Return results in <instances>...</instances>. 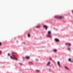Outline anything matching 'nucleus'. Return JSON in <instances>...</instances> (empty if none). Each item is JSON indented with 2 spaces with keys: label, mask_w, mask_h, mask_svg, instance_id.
I'll return each mask as SVG.
<instances>
[{
  "label": "nucleus",
  "mask_w": 73,
  "mask_h": 73,
  "mask_svg": "<svg viewBox=\"0 0 73 73\" xmlns=\"http://www.w3.org/2000/svg\"><path fill=\"white\" fill-rule=\"evenodd\" d=\"M54 17L56 19H62V18H63V17L59 15L55 16Z\"/></svg>",
  "instance_id": "1"
},
{
  "label": "nucleus",
  "mask_w": 73,
  "mask_h": 73,
  "mask_svg": "<svg viewBox=\"0 0 73 73\" xmlns=\"http://www.w3.org/2000/svg\"><path fill=\"white\" fill-rule=\"evenodd\" d=\"M10 58H12V59H13L14 60H17V59L16 58H15V57L14 56H13L12 57L11 56Z\"/></svg>",
  "instance_id": "2"
},
{
  "label": "nucleus",
  "mask_w": 73,
  "mask_h": 73,
  "mask_svg": "<svg viewBox=\"0 0 73 73\" xmlns=\"http://www.w3.org/2000/svg\"><path fill=\"white\" fill-rule=\"evenodd\" d=\"M43 27H44V28H45V29H46V30L47 29V28H48V26H47L44 25L43 26Z\"/></svg>",
  "instance_id": "3"
},
{
  "label": "nucleus",
  "mask_w": 73,
  "mask_h": 73,
  "mask_svg": "<svg viewBox=\"0 0 73 73\" xmlns=\"http://www.w3.org/2000/svg\"><path fill=\"white\" fill-rule=\"evenodd\" d=\"M65 45H68V46H70V45H71V44L69 43H65Z\"/></svg>",
  "instance_id": "4"
},
{
  "label": "nucleus",
  "mask_w": 73,
  "mask_h": 73,
  "mask_svg": "<svg viewBox=\"0 0 73 73\" xmlns=\"http://www.w3.org/2000/svg\"><path fill=\"white\" fill-rule=\"evenodd\" d=\"M55 41L56 42H58V41H59V39L56 38H55Z\"/></svg>",
  "instance_id": "5"
},
{
  "label": "nucleus",
  "mask_w": 73,
  "mask_h": 73,
  "mask_svg": "<svg viewBox=\"0 0 73 73\" xmlns=\"http://www.w3.org/2000/svg\"><path fill=\"white\" fill-rule=\"evenodd\" d=\"M57 64L59 65V66L60 67H61V66H60V62H57Z\"/></svg>",
  "instance_id": "6"
},
{
  "label": "nucleus",
  "mask_w": 73,
  "mask_h": 73,
  "mask_svg": "<svg viewBox=\"0 0 73 73\" xmlns=\"http://www.w3.org/2000/svg\"><path fill=\"white\" fill-rule=\"evenodd\" d=\"M40 25H38L36 27V28H40Z\"/></svg>",
  "instance_id": "7"
},
{
  "label": "nucleus",
  "mask_w": 73,
  "mask_h": 73,
  "mask_svg": "<svg viewBox=\"0 0 73 73\" xmlns=\"http://www.w3.org/2000/svg\"><path fill=\"white\" fill-rule=\"evenodd\" d=\"M25 58H26V59H29V56H26Z\"/></svg>",
  "instance_id": "8"
},
{
  "label": "nucleus",
  "mask_w": 73,
  "mask_h": 73,
  "mask_svg": "<svg viewBox=\"0 0 73 73\" xmlns=\"http://www.w3.org/2000/svg\"><path fill=\"white\" fill-rule=\"evenodd\" d=\"M50 62H48L47 64V66H49V64H50Z\"/></svg>",
  "instance_id": "9"
},
{
  "label": "nucleus",
  "mask_w": 73,
  "mask_h": 73,
  "mask_svg": "<svg viewBox=\"0 0 73 73\" xmlns=\"http://www.w3.org/2000/svg\"><path fill=\"white\" fill-rule=\"evenodd\" d=\"M50 33H51V32H50V31H49L48 32V35H50Z\"/></svg>",
  "instance_id": "10"
},
{
  "label": "nucleus",
  "mask_w": 73,
  "mask_h": 73,
  "mask_svg": "<svg viewBox=\"0 0 73 73\" xmlns=\"http://www.w3.org/2000/svg\"><path fill=\"white\" fill-rule=\"evenodd\" d=\"M54 52H57V50L56 49H54Z\"/></svg>",
  "instance_id": "11"
},
{
  "label": "nucleus",
  "mask_w": 73,
  "mask_h": 73,
  "mask_svg": "<svg viewBox=\"0 0 73 73\" xmlns=\"http://www.w3.org/2000/svg\"><path fill=\"white\" fill-rule=\"evenodd\" d=\"M68 61H70V62H71V59L70 58H69L68 59Z\"/></svg>",
  "instance_id": "12"
},
{
  "label": "nucleus",
  "mask_w": 73,
  "mask_h": 73,
  "mask_svg": "<svg viewBox=\"0 0 73 73\" xmlns=\"http://www.w3.org/2000/svg\"><path fill=\"white\" fill-rule=\"evenodd\" d=\"M47 37H51V36H50L49 35H47Z\"/></svg>",
  "instance_id": "13"
},
{
  "label": "nucleus",
  "mask_w": 73,
  "mask_h": 73,
  "mask_svg": "<svg viewBox=\"0 0 73 73\" xmlns=\"http://www.w3.org/2000/svg\"><path fill=\"white\" fill-rule=\"evenodd\" d=\"M28 37H30V34H28Z\"/></svg>",
  "instance_id": "14"
},
{
  "label": "nucleus",
  "mask_w": 73,
  "mask_h": 73,
  "mask_svg": "<svg viewBox=\"0 0 73 73\" xmlns=\"http://www.w3.org/2000/svg\"><path fill=\"white\" fill-rule=\"evenodd\" d=\"M65 68H66V69H68V68L67 67L65 66Z\"/></svg>",
  "instance_id": "15"
},
{
  "label": "nucleus",
  "mask_w": 73,
  "mask_h": 73,
  "mask_svg": "<svg viewBox=\"0 0 73 73\" xmlns=\"http://www.w3.org/2000/svg\"><path fill=\"white\" fill-rule=\"evenodd\" d=\"M2 44L1 43V42H0V46H1V45Z\"/></svg>",
  "instance_id": "16"
},
{
  "label": "nucleus",
  "mask_w": 73,
  "mask_h": 73,
  "mask_svg": "<svg viewBox=\"0 0 73 73\" xmlns=\"http://www.w3.org/2000/svg\"><path fill=\"white\" fill-rule=\"evenodd\" d=\"M36 71L37 72H40V71H39V70H36Z\"/></svg>",
  "instance_id": "17"
},
{
  "label": "nucleus",
  "mask_w": 73,
  "mask_h": 73,
  "mask_svg": "<svg viewBox=\"0 0 73 73\" xmlns=\"http://www.w3.org/2000/svg\"><path fill=\"white\" fill-rule=\"evenodd\" d=\"M19 64H20V65H23V64H22V63H19Z\"/></svg>",
  "instance_id": "18"
},
{
  "label": "nucleus",
  "mask_w": 73,
  "mask_h": 73,
  "mask_svg": "<svg viewBox=\"0 0 73 73\" xmlns=\"http://www.w3.org/2000/svg\"><path fill=\"white\" fill-rule=\"evenodd\" d=\"M68 50H70V48H68Z\"/></svg>",
  "instance_id": "19"
},
{
  "label": "nucleus",
  "mask_w": 73,
  "mask_h": 73,
  "mask_svg": "<svg viewBox=\"0 0 73 73\" xmlns=\"http://www.w3.org/2000/svg\"><path fill=\"white\" fill-rule=\"evenodd\" d=\"M8 56H9V53H8Z\"/></svg>",
  "instance_id": "20"
},
{
  "label": "nucleus",
  "mask_w": 73,
  "mask_h": 73,
  "mask_svg": "<svg viewBox=\"0 0 73 73\" xmlns=\"http://www.w3.org/2000/svg\"><path fill=\"white\" fill-rule=\"evenodd\" d=\"M1 53V51L0 50V54Z\"/></svg>",
  "instance_id": "21"
},
{
  "label": "nucleus",
  "mask_w": 73,
  "mask_h": 73,
  "mask_svg": "<svg viewBox=\"0 0 73 73\" xmlns=\"http://www.w3.org/2000/svg\"><path fill=\"white\" fill-rule=\"evenodd\" d=\"M13 53H15V52H13V53H12V54H13Z\"/></svg>",
  "instance_id": "22"
},
{
  "label": "nucleus",
  "mask_w": 73,
  "mask_h": 73,
  "mask_svg": "<svg viewBox=\"0 0 73 73\" xmlns=\"http://www.w3.org/2000/svg\"><path fill=\"white\" fill-rule=\"evenodd\" d=\"M50 60H51V58H50Z\"/></svg>",
  "instance_id": "23"
}]
</instances>
